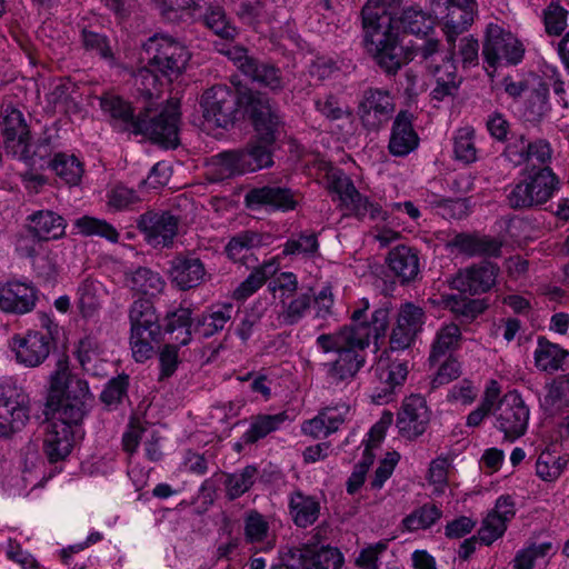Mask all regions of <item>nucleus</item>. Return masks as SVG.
<instances>
[{
	"mask_svg": "<svg viewBox=\"0 0 569 569\" xmlns=\"http://www.w3.org/2000/svg\"><path fill=\"white\" fill-rule=\"evenodd\" d=\"M451 244L461 253L469 257H489L498 258L501 254L502 241L490 236L477 233H458L451 241Z\"/></svg>",
	"mask_w": 569,
	"mask_h": 569,
	"instance_id": "473e14b6",
	"label": "nucleus"
},
{
	"mask_svg": "<svg viewBox=\"0 0 569 569\" xmlns=\"http://www.w3.org/2000/svg\"><path fill=\"white\" fill-rule=\"evenodd\" d=\"M500 268L490 261H481L459 271L455 288L471 296L488 292L497 281Z\"/></svg>",
	"mask_w": 569,
	"mask_h": 569,
	"instance_id": "4be33fe9",
	"label": "nucleus"
},
{
	"mask_svg": "<svg viewBox=\"0 0 569 569\" xmlns=\"http://www.w3.org/2000/svg\"><path fill=\"white\" fill-rule=\"evenodd\" d=\"M180 346L164 343L159 350V376L158 381H166L171 378L181 362L179 358Z\"/></svg>",
	"mask_w": 569,
	"mask_h": 569,
	"instance_id": "69168bd1",
	"label": "nucleus"
},
{
	"mask_svg": "<svg viewBox=\"0 0 569 569\" xmlns=\"http://www.w3.org/2000/svg\"><path fill=\"white\" fill-rule=\"evenodd\" d=\"M206 27L212 30L217 36L226 40H232L237 36V29L227 18L223 8L210 7L203 17Z\"/></svg>",
	"mask_w": 569,
	"mask_h": 569,
	"instance_id": "bf43d9fd",
	"label": "nucleus"
},
{
	"mask_svg": "<svg viewBox=\"0 0 569 569\" xmlns=\"http://www.w3.org/2000/svg\"><path fill=\"white\" fill-rule=\"evenodd\" d=\"M396 110V103L388 90L368 88L362 92L357 113L362 127L368 131H378Z\"/></svg>",
	"mask_w": 569,
	"mask_h": 569,
	"instance_id": "6ab92c4d",
	"label": "nucleus"
},
{
	"mask_svg": "<svg viewBox=\"0 0 569 569\" xmlns=\"http://www.w3.org/2000/svg\"><path fill=\"white\" fill-rule=\"evenodd\" d=\"M261 236L254 231H243L230 239L226 246L227 256L234 262H241L248 266V259L251 250L259 247Z\"/></svg>",
	"mask_w": 569,
	"mask_h": 569,
	"instance_id": "8fccbe9b",
	"label": "nucleus"
},
{
	"mask_svg": "<svg viewBox=\"0 0 569 569\" xmlns=\"http://www.w3.org/2000/svg\"><path fill=\"white\" fill-rule=\"evenodd\" d=\"M93 400L88 381L72 373L66 361H59L50 377L47 407L53 411L43 438L42 449L50 463L66 460L76 443V430L89 412Z\"/></svg>",
	"mask_w": 569,
	"mask_h": 569,
	"instance_id": "f03ea898",
	"label": "nucleus"
},
{
	"mask_svg": "<svg viewBox=\"0 0 569 569\" xmlns=\"http://www.w3.org/2000/svg\"><path fill=\"white\" fill-rule=\"evenodd\" d=\"M236 313L230 302L211 305L196 319V328L204 338H210L231 325Z\"/></svg>",
	"mask_w": 569,
	"mask_h": 569,
	"instance_id": "2f4dec72",
	"label": "nucleus"
},
{
	"mask_svg": "<svg viewBox=\"0 0 569 569\" xmlns=\"http://www.w3.org/2000/svg\"><path fill=\"white\" fill-rule=\"evenodd\" d=\"M328 183L329 190L338 196V207L346 216L362 220L369 214L371 220H387V212L381 206L362 196L342 170H332L328 176Z\"/></svg>",
	"mask_w": 569,
	"mask_h": 569,
	"instance_id": "f8f14e48",
	"label": "nucleus"
},
{
	"mask_svg": "<svg viewBox=\"0 0 569 569\" xmlns=\"http://www.w3.org/2000/svg\"><path fill=\"white\" fill-rule=\"evenodd\" d=\"M525 47L510 31L490 23L482 46L485 62L496 70L499 66H517L525 56Z\"/></svg>",
	"mask_w": 569,
	"mask_h": 569,
	"instance_id": "4468645a",
	"label": "nucleus"
},
{
	"mask_svg": "<svg viewBox=\"0 0 569 569\" xmlns=\"http://www.w3.org/2000/svg\"><path fill=\"white\" fill-rule=\"evenodd\" d=\"M180 219L170 211L148 210L137 220V228L152 247H171L178 234Z\"/></svg>",
	"mask_w": 569,
	"mask_h": 569,
	"instance_id": "aec40b11",
	"label": "nucleus"
},
{
	"mask_svg": "<svg viewBox=\"0 0 569 569\" xmlns=\"http://www.w3.org/2000/svg\"><path fill=\"white\" fill-rule=\"evenodd\" d=\"M540 406L548 416H558L569 408V372L555 377L545 386Z\"/></svg>",
	"mask_w": 569,
	"mask_h": 569,
	"instance_id": "c9c22d12",
	"label": "nucleus"
},
{
	"mask_svg": "<svg viewBox=\"0 0 569 569\" xmlns=\"http://www.w3.org/2000/svg\"><path fill=\"white\" fill-rule=\"evenodd\" d=\"M281 559L291 569H341L345 557L338 548L322 546L320 548L303 546L287 548Z\"/></svg>",
	"mask_w": 569,
	"mask_h": 569,
	"instance_id": "a211bd4d",
	"label": "nucleus"
},
{
	"mask_svg": "<svg viewBox=\"0 0 569 569\" xmlns=\"http://www.w3.org/2000/svg\"><path fill=\"white\" fill-rule=\"evenodd\" d=\"M180 116L179 102L169 101L158 114H142L134 134H142L167 149H174L180 143Z\"/></svg>",
	"mask_w": 569,
	"mask_h": 569,
	"instance_id": "ddd939ff",
	"label": "nucleus"
},
{
	"mask_svg": "<svg viewBox=\"0 0 569 569\" xmlns=\"http://www.w3.org/2000/svg\"><path fill=\"white\" fill-rule=\"evenodd\" d=\"M49 166L68 184L76 186L81 180L82 163L73 154L56 153Z\"/></svg>",
	"mask_w": 569,
	"mask_h": 569,
	"instance_id": "603ef678",
	"label": "nucleus"
},
{
	"mask_svg": "<svg viewBox=\"0 0 569 569\" xmlns=\"http://www.w3.org/2000/svg\"><path fill=\"white\" fill-rule=\"evenodd\" d=\"M149 67L154 68L169 82L178 79L187 69L191 53L187 46L166 33H156L144 43Z\"/></svg>",
	"mask_w": 569,
	"mask_h": 569,
	"instance_id": "6e6552de",
	"label": "nucleus"
},
{
	"mask_svg": "<svg viewBox=\"0 0 569 569\" xmlns=\"http://www.w3.org/2000/svg\"><path fill=\"white\" fill-rule=\"evenodd\" d=\"M461 339V330L458 325L448 323L442 326L437 331L431 345L429 362L437 365L446 357H451V353L460 347Z\"/></svg>",
	"mask_w": 569,
	"mask_h": 569,
	"instance_id": "58836bf2",
	"label": "nucleus"
},
{
	"mask_svg": "<svg viewBox=\"0 0 569 569\" xmlns=\"http://www.w3.org/2000/svg\"><path fill=\"white\" fill-rule=\"evenodd\" d=\"M99 101L101 110L110 117L111 124L117 130L134 134L142 113L134 116L130 102L112 92L102 94Z\"/></svg>",
	"mask_w": 569,
	"mask_h": 569,
	"instance_id": "c756f323",
	"label": "nucleus"
},
{
	"mask_svg": "<svg viewBox=\"0 0 569 569\" xmlns=\"http://www.w3.org/2000/svg\"><path fill=\"white\" fill-rule=\"evenodd\" d=\"M269 532V523L263 515L250 510L244 517V537L248 542H262Z\"/></svg>",
	"mask_w": 569,
	"mask_h": 569,
	"instance_id": "338daca9",
	"label": "nucleus"
},
{
	"mask_svg": "<svg viewBox=\"0 0 569 569\" xmlns=\"http://www.w3.org/2000/svg\"><path fill=\"white\" fill-rule=\"evenodd\" d=\"M432 12L442 26L450 47L455 48L456 39L467 31L473 22L477 11L476 0H432Z\"/></svg>",
	"mask_w": 569,
	"mask_h": 569,
	"instance_id": "2eb2a0df",
	"label": "nucleus"
},
{
	"mask_svg": "<svg viewBox=\"0 0 569 569\" xmlns=\"http://www.w3.org/2000/svg\"><path fill=\"white\" fill-rule=\"evenodd\" d=\"M192 311L190 308L180 306L179 308L167 312L163 318L161 329L168 336V343L180 347L187 346L192 339Z\"/></svg>",
	"mask_w": 569,
	"mask_h": 569,
	"instance_id": "f704fd0d",
	"label": "nucleus"
},
{
	"mask_svg": "<svg viewBox=\"0 0 569 569\" xmlns=\"http://www.w3.org/2000/svg\"><path fill=\"white\" fill-rule=\"evenodd\" d=\"M38 300L37 288L19 280L0 284V310L11 315H24L32 311Z\"/></svg>",
	"mask_w": 569,
	"mask_h": 569,
	"instance_id": "5701e85b",
	"label": "nucleus"
},
{
	"mask_svg": "<svg viewBox=\"0 0 569 569\" xmlns=\"http://www.w3.org/2000/svg\"><path fill=\"white\" fill-rule=\"evenodd\" d=\"M131 331H144L148 336L161 335V325L153 305L148 299H137L132 302L129 310Z\"/></svg>",
	"mask_w": 569,
	"mask_h": 569,
	"instance_id": "ea45409f",
	"label": "nucleus"
},
{
	"mask_svg": "<svg viewBox=\"0 0 569 569\" xmlns=\"http://www.w3.org/2000/svg\"><path fill=\"white\" fill-rule=\"evenodd\" d=\"M261 122L257 118L251 120L257 133L244 149L238 151L242 157L246 171H256L272 164V146L281 132L284 131L283 116L276 106L261 113Z\"/></svg>",
	"mask_w": 569,
	"mask_h": 569,
	"instance_id": "39448f33",
	"label": "nucleus"
},
{
	"mask_svg": "<svg viewBox=\"0 0 569 569\" xmlns=\"http://www.w3.org/2000/svg\"><path fill=\"white\" fill-rule=\"evenodd\" d=\"M220 179L247 172L242 164V157L238 150L224 151L216 156L213 162Z\"/></svg>",
	"mask_w": 569,
	"mask_h": 569,
	"instance_id": "0e129e2a",
	"label": "nucleus"
},
{
	"mask_svg": "<svg viewBox=\"0 0 569 569\" xmlns=\"http://www.w3.org/2000/svg\"><path fill=\"white\" fill-rule=\"evenodd\" d=\"M430 422V410L420 395L406 397L397 413L396 426L399 435L407 440L422 436Z\"/></svg>",
	"mask_w": 569,
	"mask_h": 569,
	"instance_id": "412c9836",
	"label": "nucleus"
},
{
	"mask_svg": "<svg viewBox=\"0 0 569 569\" xmlns=\"http://www.w3.org/2000/svg\"><path fill=\"white\" fill-rule=\"evenodd\" d=\"M278 270V264L273 261H266L254 267L250 274L232 291L231 297L234 300L243 301L256 293L266 281L273 277Z\"/></svg>",
	"mask_w": 569,
	"mask_h": 569,
	"instance_id": "a19ab883",
	"label": "nucleus"
},
{
	"mask_svg": "<svg viewBox=\"0 0 569 569\" xmlns=\"http://www.w3.org/2000/svg\"><path fill=\"white\" fill-rule=\"evenodd\" d=\"M43 330H29L24 335H14L10 339V348L14 352L18 363L27 368L41 366L49 357L53 347V335L58 326L46 315H40Z\"/></svg>",
	"mask_w": 569,
	"mask_h": 569,
	"instance_id": "9d476101",
	"label": "nucleus"
},
{
	"mask_svg": "<svg viewBox=\"0 0 569 569\" xmlns=\"http://www.w3.org/2000/svg\"><path fill=\"white\" fill-rule=\"evenodd\" d=\"M370 308L367 299L359 300L350 313V323L338 330L321 333L316 346L323 353H336V358L323 363L327 380L335 386L350 383L367 363V350L371 338L378 340L386 336L389 327V308L376 309L368 319Z\"/></svg>",
	"mask_w": 569,
	"mask_h": 569,
	"instance_id": "f257e3e1",
	"label": "nucleus"
},
{
	"mask_svg": "<svg viewBox=\"0 0 569 569\" xmlns=\"http://www.w3.org/2000/svg\"><path fill=\"white\" fill-rule=\"evenodd\" d=\"M29 399L26 395L12 392L0 399V427L10 431L20 430L29 420Z\"/></svg>",
	"mask_w": 569,
	"mask_h": 569,
	"instance_id": "72a5a7b5",
	"label": "nucleus"
},
{
	"mask_svg": "<svg viewBox=\"0 0 569 569\" xmlns=\"http://www.w3.org/2000/svg\"><path fill=\"white\" fill-rule=\"evenodd\" d=\"M126 282L131 290L150 296L161 292L166 284L164 280L158 272L147 267H139L127 273Z\"/></svg>",
	"mask_w": 569,
	"mask_h": 569,
	"instance_id": "de8ad7c7",
	"label": "nucleus"
},
{
	"mask_svg": "<svg viewBox=\"0 0 569 569\" xmlns=\"http://www.w3.org/2000/svg\"><path fill=\"white\" fill-rule=\"evenodd\" d=\"M129 376L119 375L110 379L100 393L101 402L109 409L117 408L128 396Z\"/></svg>",
	"mask_w": 569,
	"mask_h": 569,
	"instance_id": "052dcab7",
	"label": "nucleus"
},
{
	"mask_svg": "<svg viewBox=\"0 0 569 569\" xmlns=\"http://www.w3.org/2000/svg\"><path fill=\"white\" fill-rule=\"evenodd\" d=\"M271 100L260 91L247 86L236 89L227 84H214L203 91L200 98L202 117L214 128L228 129L232 127L241 114L250 121L257 118L261 122V113L269 109Z\"/></svg>",
	"mask_w": 569,
	"mask_h": 569,
	"instance_id": "20e7f679",
	"label": "nucleus"
},
{
	"mask_svg": "<svg viewBox=\"0 0 569 569\" xmlns=\"http://www.w3.org/2000/svg\"><path fill=\"white\" fill-rule=\"evenodd\" d=\"M386 263L401 284L415 281L420 273L419 251L410 246L398 244L392 248L388 252Z\"/></svg>",
	"mask_w": 569,
	"mask_h": 569,
	"instance_id": "cd10ccee",
	"label": "nucleus"
},
{
	"mask_svg": "<svg viewBox=\"0 0 569 569\" xmlns=\"http://www.w3.org/2000/svg\"><path fill=\"white\" fill-rule=\"evenodd\" d=\"M533 356L535 365L539 370L552 373L562 369L569 357V351L549 341L546 337H538Z\"/></svg>",
	"mask_w": 569,
	"mask_h": 569,
	"instance_id": "4c0bfd02",
	"label": "nucleus"
},
{
	"mask_svg": "<svg viewBox=\"0 0 569 569\" xmlns=\"http://www.w3.org/2000/svg\"><path fill=\"white\" fill-rule=\"evenodd\" d=\"M362 44L366 52L388 77H395L403 66L413 60L411 50L402 44L393 18L376 10L372 3L361 10Z\"/></svg>",
	"mask_w": 569,
	"mask_h": 569,
	"instance_id": "7ed1b4c3",
	"label": "nucleus"
},
{
	"mask_svg": "<svg viewBox=\"0 0 569 569\" xmlns=\"http://www.w3.org/2000/svg\"><path fill=\"white\" fill-rule=\"evenodd\" d=\"M289 512L296 526L307 528L318 520L320 502L316 497L296 490L289 497Z\"/></svg>",
	"mask_w": 569,
	"mask_h": 569,
	"instance_id": "e433bc0d",
	"label": "nucleus"
},
{
	"mask_svg": "<svg viewBox=\"0 0 569 569\" xmlns=\"http://www.w3.org/2000/svg\"><path fill=\"white\" fill-rule=\"evenodd\" d=\"M442 517V510L435 503H425L415 509L403 520V527L409 531L428 529Z\"/></svg>",
	"mask_w": 569,
	"mask_h": 569,
	"instance_id": "4d7b16f0",
	"label": "nucleus"
},
{
	"mask_svg": "<svg viewBox=\"0 0 569 569\" xmlns=\"http://www.w3.org/2000/svg\"><path fill=\"white\" fill-rule=\"evenodd\" d=\"M349 412L350 406L347 403L326 407L316 417L305 421L301 431L315 439L326 438L339 430L340 426L347 420Z\"/></svg>",
	"mask_w": 569,
	"mask_h": 569,
	"instance_id": "bb28decb",
	"label": "nucleus"
},
{
	"mask_svg": "<svg viewBox=\"0 0 569 569\" xmlns=\"http://www.w3.org/2000/svg\"><path fill=\"white\" fill-rule=\"evenodd\" d=\"M319 251L318 234L311 230H305L292 234L283 244V256H301L313 258Z\"/></svg>",
	"mask_w": 569,
	"mask_h": 569,
	"instance_id": "3c124183",
	"label": "nucleus"
},
{
	"mask_svg": "<svg viewBox=\"0 0 569 569\" xmlns=\"http://www.w3.org/2000/svg\"><path fill=\"white\" fill-rule=\"evenodd\" d=\"M246 206L250 209L269 207L273 210L290 211L296 209V194L288 188L264 186L249 190L244 196Z\"/></svg>",
	"mask_w": 569,
	"mask_h": 569,
	"instance_id": "a878e982",
	"label": "nucleus"
},
{
	"mask_svg": "<svg viewBox=\"0 0 569 569\" xmlns=\"http://www.w3.org/2000/svg\"><path fill=\"white\" fill-rule=\"evenodd\" d=\"M553 550L552 542L531 543L519 550L513 559V569H532L538 558H545Z\"/></svg>",
	"mask_w": 569,
	"mask_h": 569,
	"instance_id": "e2e57ef3",
	"label": "nucleus"
},
{
	"mask_svg": "<svg viewBox=\"0 0 569 569\" xmlns=\"http://www.w3.org/2000/svg\"><path fill=\"white\" fill-rule=\"evenodd\" d=\"M569 459L549 450L542 451L536 461V475L543 481L553 482L565 471Z\"/></svg>",
	"mask_w": 569,
	"mask_h": 569,
	"instance_id": "6e6d98bb",
	"label": "nucleus"
},
{
	"mask_svg": "<svg viewBox=\"0 0 569 569\" xmlns=\"http://www.w3.org/2000/svg\"><path fill=\"white\" fill-rule=\"evenodd\" d=\"M170 279L180 290H190L199 287L207 274L203 262L191 254H179L171 261Z\"/></svg>",
	"mask_w": 569,
	"mask_h": 569,
	"instance_id": "c85d7f7f",
	"label": "nucleus"
},
{
	"mask_svg": "<svg viewBox=\"0 0 569 569\" xmlns=\"http://www.w3.org/2000/svg\"><path fill=\"white\" fill-rule=\"evenodd\" d=\"M415 116L400 110L393 119L388 150L395 157H407L419 147L420 138L413 128Z\"/></svg>",
	"mask_w": 569,
	"mask_h": 569,
	"instance_id": "393cba45",
	"label": "nucleus"
},
{
	"mask_svg": "<svg viewBox=\"0 0 569 569\" xmlns=\"http://www.w3.org/2000/svg\"><path fill=\"white\" fill-rule=\"evenodd\" d=\"M272 284L271 290L279 292L276 317L278 327L297 326L311 311L315 300L311 289L299 291L298 277L290 271L279 273Z\"/></svg>",
	"mask_w": 569,
	"mask_h": 569,
	"instance_id": "0eeeda50",
	"label": "nucleus"
},
{
	"mask_svg": "<svg viewBox=\"0 0 569 569\" xmlns=\"http://www.w3.org/2000/svg\"><path fill=\"white\" fill-rule=\"evenodd\" d=\"M560 189V180L550 167L532 166L507 193V204L515 210L547 203Z\"/></svg>",
	"mask_w": 569,
	"mask_h": 569,
	"instance_id": "423d86ee",
	"label": "nucleus"
},
{
	"mask_svg": "<svg viewBox=\"0 0 569 569\" xmlns=\"http://www.w3.org/2000/svg\"><path fill=\"white\" fill-rule=\"evenodd\" d=\"M287 420L288 415L284 411L274 415L253 416L249 429L242 435L241 439L246 445H253L280 429Z\"/></svg>",
	"mask_w": 569,
	"mask_h": 569,
	"instance_id": "37998d69",
	"label": "nucleus"
},
{
	"mask_svg": "<svg viewBox=\"0 0 569 569\" xmlns=\"http://www.w3.org/2000/svg\"><path fill=\"white\" fill-rule=\"evenodd\" d=\"M219 51L233 62L236 68L252 82L272 92L283 90L286 86L282 71L276 64L249 54L241 46L223 44Z\"/></svg>",
	"mask_w": 569,
	"mask_h": 569,
	"instance_id": "9b49d317",
	"label": "nucleus"
},
{
	"mask_svg": "<svg viewBox=\"0 0 569 569\" xmlns=\"http://www.w3.org/2000/svg\"><path fill=\"white\" fill-rule=\"evenodd\" d=\"M501 156L513 167L530 163L536 167H550L553 148L545 138L529 140L525 134H512Z\"/></svg>",
	"mask_w": 569,
	"mask_h": 569,
	"instance_id": "dca6fc26",
	"label": "nucleus"
},
{
	"mask_svg": "<svg viewBox=\"0 0 569 569\" xmlns=\"http://www.w3.org/2000/svg\"><path fill=\"white\" fill-rule=\"evenodd\" d=\"M74 227L86 237L98 236L112 243H117L120 238V233L111 223L90 216L78 218L74 221Z\"/></svg>",
	"mask_w": 569,
	"mask_h": 569,
	"instance_id": "5fc2aeb1",
	"label": "nucleus"
},
{
	"mask_svg": "<svg viewBox=\"0 0 569 569\" xmlns=\"http://www.w3.org/2000/svg\"><path fill=\"white\" fill-rule=\"evenodd\" d=\"M435 19L418 6H410L402 10L399 22L405 32L417 37H429L435 30Z\"/></svg>",
	"mask_w": 569,
	"mask_h": 569,
	"instance_id": "c03bdc74",
	"label": "nucleus"
},
{
	"mask_svg": "<svg viewBox=\"0 0 569 569\" xmlns=\"http://www.w3.org/2000/svg\"><path fill=\"white\" fill-rule=\"evenodd\" d=\"M408 373L407 361L392 360L388 363H379L375 369L377 386L371 395L372 401L377 405L391 401L396 389L405 383Z\"/></svg>",
	"mask_w": 569,
	"mask_h": 569,
	"instance_id": "b1692460",
	"label": "nucleus"
},
{
	"mask_svg": "<svg viewBox=\"0 0 569 569\" xmlns=\"http://www.w3.org/2000/svg\"><path fill=\"white\" fill-rule=\"evenodd\" d=\"M496 427L508 440L522 437L528 428L530 411L517 390L508 391L498 401L496 408Z\"/></svg>",
	"mask_w": 569,
	"mask_h": 569,
	"instance_id": "f3484780",
	"label": "nucleus"
},
{
	"mask_svg": "<svg viewBox=\"0 0 569 569\" xmlns=\"http://www.w3.org/2000/svg\"><path fill=\"white\" fill-rule=\"evenodd\" d=\"M427 40L420 46L407 47V50H411L413 59L419 58V62L430 74H438L442 72L441 58L448 54L453 48L446 53L440 52V41L436 38L426 37Z\"/></svg>",
	"mask_w": 569,
	"mask_h": 569,
	"instance_id": "49530a36",
	"label": "nucleus"
},
{
	"mask_svg": "<svg viewBox=\"0 0 569 569\" xmlns=\"http://www.w3.org/2000/svg\"><path fill=\"white\" fill-rule=\"evenodd\" d=\"M79 41L86 52L104 60H113L110 41L104 33L90 26L79 24Z\"/></svg>",
	"mask_w": 569,
	"mask_h": 569,
	"instance_id": "09e8293b",
	"label": "nucleus"
},
{
	"mask_svg": "<svg viewBox=\"0 0 569 569\" xmlns=\"http://www.w3.org/2000/svg\"><path fill=\"white\" fill-rule=\"evenodd\" d=\"M29 232L39 241L58 240L64 237L67 221L52 210H39L28 217Z\"/></svg>",
	"mask_w": 569,
	"mask_h": 569,
	"instance_id": "7c9ffc66",
	"label": "nucleus"
},
{
	"mask_svg": "<svg viewBox=\"0 0 569 569\" xmlns=\"http://www.w3.org/2000/svg\"><path fill=\"white\" fill-rule=\"evenodd\" d=\"M446 306L452 313L463 322H470L485 311L481 300L469 299L461 296H451L447 299Z\"/></svg>",
	"mask_w": 569,
	"mask_h": 569,
	"instance_id": "13d9d810",
	"label": "nucleus"
},
{
	"mask_svg": "<svg viewBox=\"0 0 569 569\" xmlns=\"http://www.w3.org/2000/svg\"><path fill=\"white\" fill-rule=\"evenodd\" d=\"M21 109L20 103L11 97L2 99L0 104V136L8 153L20 160L31 158L33 137L30 121Z\"/></svg>",
	"mask_w": 569,
	"mask_h": 569,
	"instance_id": "1a4fd4ad",
	"label": "nucleus"
},
{
	"mask_svg": "<svg viewBox=\"0 0 569 569\" xmlns=\"http://www.w3.org/2000/svg\"><path fill=\"white\" fill-rule=\"evenodd\" d=\"M258 473V468L252 465H248L234 472H224L223 487L226 498L233 501L248 492L256 483Z\"/></svg>",
	"mask_w": 569,
	"mask_h": 569,
	"instance_id": "79ce46f5",
	"label": "nucleus"
},
{
	"mask_svg": "<svg viewBox=\"0 0 569 569\" xmlns=\"http://www.w3.org/2000/svg\"><path fill=\"white\" fill-rule=\"evenodd\" d=\"M78 307L83 317H92L100 308L98 288L93 280L87 278L78 287Z\"/></svg>",
	"mask_w": 569,
	"mask_h": 569,
	"instance_id": "680f3d73",
	"label": "nucleus"
},
{
	"mask_svg": "<svg viewBox=\"0 0 569 569\" xmlns=\"http://www.w3.org/2000/svg\"><path fill=\"white\" fill-rule=\"evenodd\" d=\"M388 540H380L362 548L355 559L357 569H379V559L388 549Z\"/></svg>",
	"mask_w": 569,
	"mask_h": 569,
	"instance_id": "774afa93",
	"label": "nucleus"
},
{
	"mask_svg": "<svg viewBox=\"0 0 569 569\" xmlns=\"http://www.w3.org/2000/svg\"><path fill=\"white\" fill-rule=\"evenodd\" d=\"M476 130L471 126L459 128L453 137V153L457 160L463 163H472L478 158L476 147Z\"/></svg>",
	"mask_w": 569,
	"mask_h": 569,
	"instance_id": "864d4df0",
	"label": "nucleus"
},
{
	"mask_svg": "<svg viewBox=\"0 0 569 569\" xmlns=\"http://www.w3.org/2000/svg\"><path fill=\"white\" fill-rule=\"evenodd\" d=\"M452 50L441 58L442 72L432 74L436 77L437 86L432 89L430 96L432 100L442 101L447 97L455 94L458 88L457 66L455 63Z\"/></svg>",
	"mask_w": 569,
	"mask_h": 569,
	"instance_id": "a18cd8bd",
	"label": "nucleus"
}]
</instances>
